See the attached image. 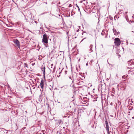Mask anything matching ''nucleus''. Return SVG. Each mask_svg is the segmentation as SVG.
<instances>
[{
  "mask_svg": "<svg viewBox=\"0 0 134 134\" xmlns=\"http://www.w3.org/2000/svg\"><path fill=\"white\" fill-rule=\"evenodd\" d=\"M44 85V81L43 80V79H42L41 81V82H40V86L41 87L42 89V91L41 90V91H43V88Z\"/></svg>",
  "mask_w": 134,
  "mask_h": 134,
  "instance_id": "20e7f679",
  "label": "nucleus"
},
{
  "mask_svg": "<svg viewBox=\"0 0 134 134\" xmlns=\"http://www.w3.org/2000/svg\"><path fill=\"white\" fill-rule=\"evenodd\" d=\"M61 72H60L59 70L58 71L57 70L56 73V75H57V77H59V76H60V75H57L58 74H60Z\"/></svg>",
  "mask_w": 134,
  "mask_h": 134,
  "instance_id": "9b49d317",
  "label": "nucleus"
},
{
  "mask_svg": "<svg viewBox=\"0 0 134 134\" xmlns=\"http://www.w3.org/2000/svg\"><path fill=\"white\" fill-rule=\"evenodd\" d=\"M85 35V36H81L82 37L84 38L83 39H82V40L81 41V42H82L84 39H85L86 38V37H85L87 35V34L85 32H84V33H82V35Z\"/></svg>",
  "mask_w": 134,
  "mask_h": 134,
  "instance_id": "1a4fd4ad",
  "label": "nucleus"
},
{
  "mask_svg": "<svg viewBox=\"0 0 134 134\" xmlns=\"http://www.w3.org/2000/svg\"><path fill=\"white\" fill-rule=\"evenodd\" d=\"M65 73H66V72H67V71H65Z\"/></svg>",
  "mask_w": 134,
  "mask_h": 134,
  "instance_id": "bb28decb",
  "label": "nucleus"
},
{
  "mask_svg": "<svg viewBox=\"0 0 134 134\" xmlns=\"http://www.w3.org/2000/svg\"><path fill=\"white\" fill-rule=\"evenodd\" d=\"M105 123L106 125V127L105 128H106V129L107 131H109V127L108 125V121H105Z\"/></svg>",
  "mask_w": 134,
  "mask_h": 134,
  "instance_id": "423d86ee",
  "label": "nucleus"
},
{
  "mask_svg": "<svg viewBox=\"0 0 134 134\" xmlns=\"http://www.w3.org/2000/svg\"><path fill=\"white\" fill-rule=\"evenodd\" d=\"M130 104H131V105H132V104L130 103Z\"/></svg>",
  "mask_w": 134,
  "mask_h": 134,
  "instance_id": "c756f323",
  "label": "nucleus"
},
{
  "mask_svg": "<svg viewBox=\"0 0 134 134\" xmlns=\"http://www.w3.org/2000/svg\"><path fill=\"white\" fill-rule=\"evenodd\" d=\"M133 21H131V23H133Z\"/></svg>",
  "mask_w": 134,
  "mask_h": 134,
  "instance_id": "c85d7f7f",
  "label": "nucleus"
},
{
  "mask_svg": "<svg viewBox=\"0 0 134 134\" xmlns=\"http://www.w3.org/2000/svg\"><path fill=\"white\" fill-rule=\"evenodd\" d=\"M26 67L28 68V65L27 63H24V67Z\"/></svg>",
  "mask_w": 134,
  "mask_h": 134,
  "instance_id": "2eb2a0df",
  "label": "nucleus"
},
{
  "mask_svg": "<svg viewBox=\"0 0 134 134\" xmlns=\"http://www.w3.org/2000/svg\"><path fill=\"white\" fill-rule=\"evenodd\" d=\"M133 60L131 59L127 62V63L128 64V65H133Z\"/></svg>",
  "mask_w": 134,
  "mask_h": 134,
  "instance_id": "0eeeda50",
  "label": "nucleus"
},
{
  "mask_svg": "<svg viewBox=\"0 0 134 134\" xmlns=\"http://www.w3.org/2000/svg\"><path fill=\"white\" fill-rule=\"evenodd\" d=\"M14 43L16 44V46L19 47H20V42L19 41L17 40H14Z\"/></svg>",
  "mask_w": 134,
  "mask_h": 134,
  "instance_id": "39448f33",
  "label": "nucleus"
},
{
  "mask_svg": "<svg viewBox=\"0 0 134 134\" xmlns=\"http://www.w3.org/2000/svg\"><path fill=\"white\" fill-rule=\"evenodd\" d=\"M59 133V134H60V132H58V131H57V134H58V133Z\"/></svg>",
  "mask_w": 134,
  "mask_h": 134,
  "instance_id": "4be33fe9",
  "label": "nucleus"
},
{
  "mask_svg": "<svg viewBox=\"0 0 134 134\" xmlns=\"http://www.w3.org/2000/svg\"><path fill=\"white\" fill-rule=\"evenodd\" d=\"M92 46H93V45L92 44H91V45H90L89 48H92Z\"/></svg>",
  "mask_w": 134,
  "mask_h": 134,
  "instance_id": "aec40b11",
  "label": "nucleus"
},
{
  "mask_svg": "<svg viewBox=\"0 0 134 134\" xmlns=\"http://www.w3.org/2000/svg\"><path fill=\"white\" fill-rule=\"evenodd\" d=\"M88 65V63H87V64H86V65Z\"/></svg>",
  "mask_w": 134,
  "mask_h": 134,
  "instance_id": "cd10ccee",
  "label": "nucleus"
},
{
  "mask_svg": "<svg viewBox=\"0 0 134 134\" xmlns=\"http://www.w3.org/2000/svg\"><path fill=\"white\" fill-rule=\"evenodd\" d=\"M113 32L114 33V35H116L119 34L120 32H117L116 30L114 29H113Z\"/></svg>",
  "mask_w": 134,
  "mask_h": 134,
  "instance_id": "6e6552de",
  "label": "nucleus"
},
{
  "mask_svg": "<svg viewBox=\"0 0 134 134\" xmlns=\"http://www.w3.org/2000/svg\"><path fill=\"white\" fill-rule=\"evenodd\" d=\"M90 52H91L92 51V48H90Z\"/></svg>",
  "mask_w": 134,
  "mask_h": 134,
  "instance_id": "6ab92c4d",
  "label": "nucleus"
},
{
  "mask_svg": "<svg viewBox=\"0 0 134 134\" xmlns=\"http://www.w3.org/2000/svg\"><path fill=\"white\" fill-rule=\"evenodd\" d=\"M76 7H77V8H78V10H79L80 12V8H79V7L76 4Z\"/></svg>",
  "mask_w": 134,
  "mask_h": 134,
  "instance_id": "dca6fc26",
  "label": "nucleus"
},
{
  "mask_svg": "<svg viewBox=\"0 0 134 134\" xmlns=\"http://www.w3.org/2000/svg\"><path fill=\"white\" fill-rule=\"evenodd\" d=\"M114 43L116 46L118 47L121 43V42L120 39L118 38H116L114 39Z\"/></svg>",
  "mask_w": 134,
  "mask_h": 134,
  "instance_id": "7ed1b4c3",
  "label": "nucleus"
},
{
  "mask_svg": "<svg viewBox=\"0 0 134 134\" xmlns=\"http://www.w3.org/2000/svg\"><path fill=\"white\" fill-rule=\"evenodd\" d=\"M53 65V64H51V66H52Z\"/></svg>",
  "mask_w": 134,
  "mask_h": 134,
  "instance_id": "a878e982",
  "label": "nucleus"
},
{
  "mask_svg": "<svg viewBox=\"0 0 134 134\" xmlns=\"http://www.w3.org/2000/svg\"><path fill=\"white\" fill-rule=\"evenodd\" d=\"M92 61L91 60L90 61V63H92Z\"/></svg>",
  "mask_w": 134,
  "mask_h": 134,
  "instance_id": "b1692460",
  "label": "nucleus"
},
{
  "mask_svg": "<svg viewBox=\"0 0 134 134\" xmlns=\"http://www.w3.org/2000/svg\"><path fill=\"white\" fill-rule=\"evenodd\" d=\"M41 70L42 71H43V75L45 76V67L44 66H42L41 68Z\"/></svg>",
  "mask_w": 134,
  "mask_h": 134,
  "instance_id": "9d476101",
  "label": "nucleus"
},
{
  "mask_svg": "<svg viewBox=\"0 0 134 134\" xmlns=\"http://www.w3.org/2000/svg\"><path fill=\"white\" fill-rule=\"evenodd\" d=\"M72 5L71 4H70L69 5V7H72Z\"/></svg>",
  "mask_w": 134,
  "mask_h": 134,
  "instance_id": "a211bd4d",
  "label": "nucleus"
},
{
  "mask_svg": "<svg viewBox=\"0 0 134 134\" xmlns=\"http://www.w3.org/2000/svg\"><path fill=\"white\" fill-rule=\"evenodd\" d=\"M72 82L75 83L78 85H83V82L82 81H80L77 79L73 80Z\"/></svg>",
  "mask_w": 134,
  "mask_h": 134,
  "instance_id": "f03ea898",
  "label": "nucleus"
},
{
  "mask_svg": "<svg viewBox=\"0 0 134 134\" xmlns=\"http://www.w3.org/2000/svg\"><path fill=\"white\" fill-rule=\"evenodd\" d=\"M35 63H32L31 64V65H32V66H34V65H35Z\"/></svg>",
  "mask_w": 134,
  "mask_h": 134,
  "instance_id": "412c9836",
  "label": "nucleus"
},
{
  "mask_svg": "<svg viewBox=\"0 0 134 134\" xmlns=\"http://www.w3.org/2000/svg\"><path fill=\"white\" fill-rule=\"evenodd\" d=\"M44 45L45 47H48V45L47 44H44Z\"/></svg>",
  "mask_w": 134,
  "mask_h": 134,
  "instance_id": "f3484780",
  "label": "nucleus"
},
{
  "mask_svg": "<svg viewBox=\"0 0 134 134\" xmlns=\"http://www.w3.org/2000/svg\"><path fill=\"white\" fill-rule=\"evenodd\" d=\"M131 102H132V103H133V101H132V100H131Z\"/></svg>",
  "mask_w": 134,
  "mask_h": 134,
  "instance_id": "5701e85b",
  "label": "nucleus"
},
{
  "mask_svg": "<svg viewBox=\"0 0 134 134\" xmlns=\"http://www.w3.org/2000/svg\"><path fill=\"white\" fill-rule=\"evenodd\" d=\"M133 108V107H130V106H129V110H131Z\"/></svg>",
  "mask_w": 134,
  "mask_h": 134,
  "instance_id": "4468645a",
  "label": "nucleus"
},
{
  "mask_svg": "<svg viewBox=\"0 0 134 134\" xmlns=\"http://www.w3.org/2000/svg\"><path fill=\"white\" fill-rule=\"evenodd\" d=\"M127 76L125 75L123 76H122V77L123 79H125L126 78Z\"/></svg>",
  "mask_w": 134,
  "mask_h": 134,
  "instance_id": "ddd939ff",
  "label": "nucleus"
},
{
  "mask_svg": "<svg viewBox=\"0 0 134 134\" xmlns=\"http://www.w3.org/2000/svg\"><path fill=\"white\" fill-rule=\"evenodd\" d=\"M108 134H113V133L111 131H109H109H107Z\"/></svg>",
  "mask_w": 134,
  "mask_h": 134,
  "instance_id": "f8f14e48",
  "label": "nucleus"
},
{
  "mask_svg": "<svg viewBox=\"0 0 134 134\" xmlns=\"http://www.w3.org/2000/svg\"><path fill=\"white\" fill-rule=\"evenodd\" d=\"M48 36L46 34H44L43 36V39L42 40V42L47 44L48 43Z\"/></svg>",
  "mask_w": 134,
  "mask_h": 134,
  "instance_id": "f257e3e1",
  "label": "nucleus"
},
{
  "mask_svg": "<svg viewBox=\"0 0 134 134\" xmlns=\"http://www.w3.org/2000/svg\"><path fill=\"white\" fill-rule=\"evenodd\" d=\"M79 30V29H78L77 30V32H78V31Z\"/></svg>",
  "mask_w": 134,
  "mask_h": 134,
  "instance_id": "393cba45",
  "label": "nucleus"
}]
</instances>
